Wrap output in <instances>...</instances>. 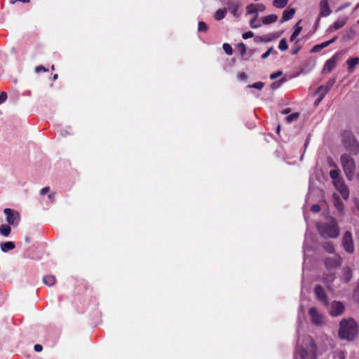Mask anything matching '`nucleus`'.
Wrapping results in <instances>:
<instances>
[{
  "label": "nucleus",
  "mask_w": 359,
  "mask_h": 359,
  "mask_svg": "<svg viewBox=\"0 0 359 359\" xmlns=\"http://www.w3.org/2000/svg\"><path fill=\"white\" fill-rule=\"evenodd\" d=\"M34 349L36 352H41L43 350V346L41 344H35Z\"/></svg>",
  "instance_id": "3c124183"
},
{
  "label": "nucleus",
  "mask_w": 359,
  "mask_h": 359,
  "mask_svg": "<svg viewBox=\"0 0 359 359\" xmlns=\"http://www.w3.org/2000/svg\"><path fill=\"white\" fill-rule=\"evenodd\" d=\"M329 91L330 89H328L327 87L325 85H322L318 88L316 93L319 95L320 99L322 100Z\"/></svg>",
  "instance_id": "393cba45"
},
{
  "label": "nucleus",
  "mask_w": 359,
  "mask_h": 359,
  "mask_svg": "<svg viewBox=\"0 0 359 359\" xmlns=\"http://www.w3.org/2000/svg\"><path fill=\"white\" fill-rule=\"evenodd\" d=\"M332 13L327 0H321L320 2V15L327 17Z\"/></svg>",
  "instance_id": "4468645a"
},
{
  "label": "nucleus",
  "mask_w": 359,
  "mask_h": 359,
  "mask_svg": "<svg viewBox=\"0 0 359 359\" xmlns=\"http://www.w3.org/2000/svg\"><path fill=\"white\" fill-rule=\"evenodd\" d=\"M226 14V9H218L215 14V18L217 20H221L225 18V15Z\"/></svg>",
  "instance_id": "bb28decb"
},
{
  "label": "nucleus",
  "mask_w": 359,
  "mask_h": 359,
  "mask_svg": "<svg viewBox=\"0 0 359 359\" xmlns=\"http://www.w3.org/2000/svg\"><path fill=\"white\" fill-rule=\"evenodd\" d=\"M352 276V270L349 267H345L343 270V274L341 276L342 280L345 283H348L351 279Z\"/></svg>",
  "instance_id": "6ab92c4d"
},
{
  "label": "nucleus",
  "mask_w": 359,
  "mask_h": 359,
  "mask_svg": "<svg viewBox=\"0 0 359 359\" xmlns=\"http://www.w3.org/2000/svg\"><path fill=\"white\" fill-rule=\"evenodd\" d=\"M4 212L6 215V220L9 225H14L15 223H18V221L20 219L18 212H15L10 208L4 209Z\"/></svg>",
  "instance_id": "9b49d317"
},
{
  "label": "nucleus",
  "mask_w": 359,
  "mask_h": 359,
  "mask_svg": "<svg viewBox=\"0 0 359 359\" xmlns=\"http://www.w3.org/2000/svg\"><path fill=\"white\" fill-rule=\"evenodd\" d=\"M287 3L288 0H273V6L278 8H283L287 6Z\"/></svg>",
  "instance_id": "cd10ccee"
},
{
  "label": "nucleus",
  "mask_w": 359,
  "mask_h": 359,
  "mask_svg": "<svg viewBox=\"0 0 359 359\" xmlns=\"http://www.w3.org/2000/svg\"><path fill=\"white\" fill-rule=\"evenodd\" d=\"M311 210L313 212H318L320 210V207L318 204H314L311 206Z\"/></svg>",
  "instance_id": "de8ad7c7"
},
{
  "label": "nucleus",
  "mask_w": 359,
  "mask_h": 359,
  "mask_svg": "<svg viewBox=\"0 0 359 359\" xmlns=\"http://www.w3.org/2000/svg\"><path fill=\"white\" fill-rule=\"evenodd\" d=\"M356 177H357L358 180L359 181V172H358Z\"/></svg>",
  "instance_id": "69168bd1"
},
{
  "label": "nucleus",
  "mask_w": 359,
  "mask_h": 359,
  "mask_svg": "<svg viewBox=\"0 0 359 359\" xmlns=\"http://www.w3.org/2000/svg\"><path fill=\"white\" fill-rule=\"evenodd\" d=\"M49 191H50V188H49L48 187H46L43 188V189L41 190L40 193H41V195H45V194H46Z\"/></svg>",
  "instance_id": "864d4df0"
},
{
  "label": "nucleus",
  "mask_w": 359,
  "mask_h": 359,
  "mask_svg": "<svg viewBox=\"0 0 359 359\" xmlns=\"http://www.w3.org/2000/svg\"><path fill=\"white\" fill-rule=\"evenodd\" d=\"M223 50L228 55H231L233 54V49L230 44L229 43H224L223 44Z\"/></svg>",
  "instance_id": "4c0bfd02"
},
{
  "label": "nucleus",
  "mask_w": 359,
  "mask_h": 359,
  "mask_svg": "<svg viewBox=\"0 0 359 359\" xmlns=\"http://www.w3.org/2000/svg\"><path fill=\"white\" fill-rule=\"evenodd\" d=\"M16 1H21L22 3H29V0H10V3L12 4H15Z\"/></svg>",
  "instance_id": "5fc2aeb1"
},
{
  "label": "nucleus",
  "mask_w": 359,
  "mask_h": 359,
  "mask_svg": "<svg viewBox=\"0 0 359 359\" xmlns=\"http://www.w3.org/2000/svg\"><path fill=\"white\" fill-rule=\"evenodd\" d=\"M278 20V15L275 14H271L266 15L262 19V22L264 25H269L275 22Z\"/></svg>",
  "instance_id": "aec40b11"
},
{
  "label": "nucleus",
  "mask_w": 359,
  "mask_h": 359,
  "mask_svg": "<svg viewBox=\"0 0 359 359\" xmlns=\"http://www.w3.org/2000/svg\"><path fill=\"white\" fill-rule=\"evenodd\" d=\"M330 176L332 179L333 183H334L337 180H342L341 178L339 177V170L337 169L332 170L330 172Z\"/></svg>",
  "instance_id": "c756f323"
},
{
  "label": "nucleus",
  "mask_w": 359,
  "mask_h": 359,
  "mask_svg": "<svg viewBox=\"0 0 359 359\" xmlns=\"http://www.w3.org/2000/svg\"><path fill=\"white\" fill-rule=\"evenodd\" d=\"M254 53H255V50H249L250 55H252L254 54Z\"/></svg>",
  "instance_id": "052dcab7"
},
{
  "label": "nucleus",
  "mask_w": 359,
  "mask_h": 359,
  "mask_svg": "<svg viewBox=\"0 0 359 359\" xmlns=\"http://www.w3.org/2000/svg\"><path fill=\"white\" fill-rule=\"evenodd\" d=\"M298 24H299V22H297V24L296 25L297 27L290 36V41H294L296 39V38L299 35V34L302 29V27L297 26Z\"/></svg>",
  "instance_id": "7c9ffc66"
},
{
  "label": "nucleus",
  "mask_w": 359,
  "mask_h": 359,
  "mask_svg": "<svg viewBox=\"0 0 359 359\" xmlns=\"http://www.w3.org/2000/svg\"><path fill=\"white\" fill-rule=\"evenodd\" d=\"M299 50H300V47H297V48L292 50V54L296 55L299 52Z\"/></svg>",
  "instance_id": "4d7b16f0"
},
{
  "label": "nucleus",
  "mask_w": 359,
  "mask_h": 359,
  "mask_svg": "<svg viewBox=\"0 0 359 359\" xmlns=\"http://www.w3.org/2000/svg\"><path fill=\"white\" fill-rule=\"evenodd\" d=\"M237 48L241 55H244L246 53V46L243 43H239L237 45Z\"/></svg>",
  "instance_id": "ea45409f"
},
{
  "label": "nucleus",
  "mask_w": 359,
  "mask_h": 359,
  "mask_svg": "<svg viewBox=\"0 0 359 359\" xmlns=\"http://www.w3.org/2000/svg\"><path fill=\"white\" fill-rule=\"evenodd\" d=\"M342 258L339 255H335L332 257H327L325 259L324 264L327 269H332L339 267L342 264Z\"/></svg>",
  "instance_id": "6e6552de"
},
{
  "label": "nucleus",
  "mask_w": 359,
  "mask_h": 359,
  "mask_svg": "<svg viewBox=\"0 0 359 359\" xmlns=\"http://www.w3.org/2000/svg\"><path fill=\"white\" fill-rule=\"evenodd\" d=\"M248 76L245 72H241L238 74V79L239 80H246Z\"/></svg>",
  "instance_id": "8fccbe9b"
},
{
  "label": "nucleus",
  "mask_w": 359,
  "mask_h": 359,
  "mask_svg": "<svg viewBox=\"0 0 359 359\" xmlns=\"http://www.w3.org/2000/svg\"><path fill=\"white\" fill-rule=\"evenodd\" d=\"M342 246L346 252L352 254L354 252V245L352 233L349 231H346L341 239Z\"/></svg>",
  "instance_id": "0eeeda50"
},
{
  "label": "nucleus",
  "mask_w": 359,
  "mask_h": 359,
  "mask_svg": "<svg viewBox=\"0 0 359 359\" xmlns=\"http://www.w3.org/2000/svg\"><path fill=\"white\" fill-rule=\"evenodd\" d=\"M198 30L199 32H206L208 31V26L203 21H200L198 25Z\"/></svg>",
  "instance_id": "58836bf2"
},
{
  "label": "nucleus",
  "mask_w": 359,
  "mask_h": 359,
  "mask_svg": "<svg viewBox=\"0 0 359 359\" xmlns=\"http://www.w3.org/2000/svg\"><path fill=\"white\" fill-rule=\"evenodd\" d=\"M315 294L318 298V299L321 302L325 305L328 304V299L327 294L324 290V288L320 285H317L314 288Z\"/></svg>",
  "instance_id": "f8f14e48"
},
{
  "label": "nucleus",
  "mask_w": 359,
  "mask_h": 359,
  "mask_svg": "<svg viewBox=\"0 0 359 359\" xmlns=\"http://www.w3.org/2000/svg\"><path fill=\"white\" fill-rule=\"evenodd\" d=\"M280 126H278V128H277V132L278 133H279V131H280Z\"/></svg>",
  "instance_id": "338daca9"
},
{
  "label": "nucleus",
  "mask_w": 359,
  "mask_h": 359,
  "mask_svg": "<svg viewBox=\"0 0 359 359\" xmlns=\"http://www.w3.org/2000/svg\"><path fill=\"white\" fill-rule=\"evenodd\" d=\"M295 13V10L294 8H291L289 10H285L283 13V15L280 20V22L283 23L285 21H287L293 18Z\"/></svg>",
  "instance_id": "f3484780"
},
{
  "label": "nucleus",
  "mask_w": 359,
  "mask_h": 359,
  "mask_svg": "<svg viewBox=\"0 0 359 359\" xmlns=\"http://www.w3.org/2000/svg\"><path fill=\"white\" fill-rule=\"evenodd\" d=\"M354 34H355V32L353 31H351L350 34H348L346 36H344V39H353Z\"/></svg>",
  "instance_id": "603ef678"
},
{
  "label": "nucleus",
  "mask_w": 359,
  "mask_h": 359,
  "mask_svg": "<svg viewBox=\"0 0 359 359\" xmlns=\"http://www.w3.org/2000/svg\"><path fill=\"white\" fill-rule=\"evenodd\" d=\"M57 78H58V76H57V74H54V75H53V80H54V81H55L56 79H57Z\"/></svg>",
  "instance_id": "e2e57ef3"
},
{
  "label": "nucleus",
  "mask_w": 359,
  "mask_h": 359,
  "mask_svg": "<svg viewBox=\"0 0 359 359\" xmlns=\"http://www.w3.org/2000/svg\"><path fill=\"white\" fill-rule=\"evenodd\" d=\"M343 145L348 152L353 155H357L359 152V143L350 131H345L343 133Z\"/></svg>",
  "instance_id": "20e7f679"
},
{
  "label": "nucleus",
  "mask_w": 359,
  "mask_h": 359,
  "mask_svg": "<svg viewBox=\"0 0 359 359\" xmlns=\"http://www.w3.org/2000/svg\"><path fill=\"white\" fill-rule=\"evenodd\" d=\"M15 247V243L12 241H7L1 243V249L3 252H6L9 250L14 249Z\"/></svg>",
  "instance_id": "5701e85b"
},
{
  "label": "nucleus",
  "mask_w": 359,
  "mask_h": 359,
  "mask_svg": "<svg viewBox=\"0 0 359 359\" xmlns=\"http://www.w3.org/2000/svg\"><path fill=\"white\" fill-rule=\"evenodd\" d=\"M255 41L257 42H258V41H265V42H266V41H269V40H264L262 37L259 36V37H256L255 38Z\"/></svg>",
  "instance_id": "6e6d98bb"
},
{
  "label": "nucleus",
  "mask_w": 359,
  "mask_h": 359,
  "mask_svg": "<svg viewBox=\"0 0 359 359\" xmlns=\"http://www.w3.org/2000/svg\"><path fill=\"white\" fill-rule=\"evenodd\" d=\"M228 9L235 17H239L240 13H238L240 4L238 2H228Z\"/></svg>",
  "instance_id": "dca6fc26"
},
{
  "label": "nucleus",
  "mask_w": 359,
  "mask_h": 359,
  "mask_svg": "<svg viewBox=\"0 0 359 359\" xmlns=\"http://www.w3.org/2000/svg\"><path fill=\"white\" fill-rule=\"evenodd\" d=\"M256 12L257 13L258 12H263L265 11L266 9V7L264 4H256Z\"/></svg>",
  "instance_id": "37998d69"
},
{
  "label": "nucleus",
  "mask_w": 359,
  "mask_h": 359,
  "mask_svg": "<svg viewBox=\"0 0 359 359\" xmlns=\"http://www.w3.org/2000/svg\"><path fill=\"white\" fill-rule=\"evenodd\" d=\"M257 17L258 14L256 13L255 16L250 20V25L253 29L258 28L261 26V24L256 22Z\"/></svg>",
  "instance_id": "72a5a7b5"
},
{
  "label": "nucleus",
  "mask_w": 359,
  "mask_h": 359,
  "mask_svg": "<svg viewBox=\"0 0 359 359\" xmlns=\"http://www.w3.org/2000/svg\"><path fill=\"white\" fill-rule=\"evenodd\" d=\"M319 233L325 238H336L339 234V227L337 220L332 217H327L326 222L316 224Z\"/></svg>",
  "instance_id": "f257e3e1"
},
{
  "label": "nucleus",
  "mask_w": 359,
  "mask_h": 359,
  "mask_svg": "<svg viewBox=\"0 0 359 359\" xmlns=\"http://www.w3.org/2000/svg\"><path fill=\"white\" fill-rule=\"evenodd\" d=\"M6 99H7V94H6V93L2 92L0 94V104H1L4 102H5L6 100Z\"/></svg>",
  "instance_id": "09e8293b"
},
{
  "label": "nucleus",
  "mask_w": 359,
  "mask_h": 359,
  "mask_svg": "<svg viewBox=\"0 0 359 359\" xmlns=\"http://www.w3.org/2000/svg\"><path fill=\"white\" fill-rule=\"evenodd\" d=\"M48 69L47 68H46V67H44L43 66H41V65L38 66V67H36L35 68V72H36V73H39V72H48Z\"/></svg>",
  "instance_id": "49530a36"
},
{
  "label": "nucleus",
  "mask_w": 359,
  "mask_h": 359,
  "mask_svg": "<svg viewBox=\"0 0 359 359\" xmlns=\"http://www.w3.org/2000/svg\"><path fill=\"white\" fill-rule=\"evenodd\" d=\"M341 164L346 177L351 180L355 170V163L354 159L348 154H344L340 158Z\"/></svg>",
  "instance_id": "39448f33"
},
{
  "label": "nucleus",
  "mask_w": 359,
  "mask_h": 359,
  "mask_svg": "<svg viewBox=\"0 0 359 359\" xmlns=\"http://www.w3.org/2000/svg\"><path fill=\"white\" fill-rule=\"evenodd\" d=\"M323 249L328 253L332 254L334 252V247L330 242H325L323 244Z\"/></svg>",
  "instance_id": "c85d7f7f"
},
{
  "label": "nucleus",
  "mask_w": 359,
  "mask_h": 359,
  "mask_svg": "<svg viewBox=\"0 0 359 359\" xmlns=\"http://www.w3.org/2000/svg\"><path fill=\"white\" fill-rule=\"evenodd\" d=\"M340 57L339 54H334L330 59L327 60L323 67V71L324 72H332L337 65Z\"/></svg>",
  "instance_id": "9d476101"
},
{
  "label": "nucleus",
  "mask_w": 359,
  "mask_h": 359,
  "mask_svg": "<svg viewBox=\"0 0 359 359\" xmlns=\"http://www.w3.org/2000/svg\"><path fill=\"white\" fill-rule=\"evenodd\" d=\"M344 310V305L339 302H334L332 304V307L330 311V314L332 316H337L341 315Z\"/></svg>",
  "instance_id": "ddd939ff"
},
{
  "label": "nucleus",
  "mask_w": 359,
  "mask_h": 359,
  "mask_svg": "<svg viewBox=\"0 0 359 359\" xmlns=\"http://www.w3.org/2000/svg\"><path fill=\"white\" fill-rule=\"evenodd\" d=\"M337 39V36H334L332 39L325 41L323 43H321L320 44L315 45L311 50V53H318L320 50H321L323 48L327 47L330 44L333 43Z\"/></svg>",
  "instance_id": "2eb2a0df"
},
{
  "label": "nucleus",
  "mask_w": 359,
  "mask_h": 359,
  "mask_svg": "<svg viewBox=\"0 0 359 359\" xmlns=\"http://www.w3.org/2000/svg\"><path fill=\"white\" fill-rule=\"evenodd\" d=\"M286 81L285 78L280 79L279 81H274L271 84V88L273 90L278 88L284 82Z\"/></svg>",
  "instance_id": "2f4dec72"
},
{
  "label": "nucleus",
  "mask_w": 359,
  "mask_h": 359,
  "mask_svg": "<svg viewBox=\"0 0 359 359\" xmlns=\"http://www.w3.org/2000/svg\"><path fill=\"white\" fill-rule=\"evenodd\" d=\"M335 188L340 193L344 200H347L349 196V190L343 180H337L334 183Z\"/></svg>",
  "instance_id": "1a4fd4ad"
},
{
  "label": "nucleus",
  "mask_w": 359,
  "mask_h": 359,
  "mask_svg": "<svg viewBox=\"0 0 359 359\" xmlns=\"http://www.w3.org/2000/svg\"><path fill=\"white\" fill-rule=\"evenodd\" d=\"M305 346L299 347L301 359H317V346L313 339L306 335L304 337Z\"/></svg>",
  "instance_id": "7ed1b4c3"
},
{
  "label": "nucleus",
  "mask_w": 359,
  "mask_h": 359,
  "mask_svg": "<svg viewBox=\"0 0 359 359\" xmlns=\"http://www.w3.org/2000/svg\"><path fill=\"white\" fill-rule=\"evenodd\" d=\"M270 54L277 55L278 52L276 50H274L273 47H271L267 50L266 52L263 53L261 57L262 59L264 60L266 59L270 55Z\"/></svg>",
  "instance_id": "473e14b6"
},
{
  "label": "nucleus",
  "mask_w": 359,
  "mask_h": 359,
  "mask_svg": "<svg viewBox=\"0 0 359 359\" xmlns=\"http://www.w3.org/2000/svg\"><path fill=\"white\" fill-rule=\"evenodd\" d=\"M25 241H26L27 243H29V242L30 241V238H29V237H26V238H25Z\"/></svg>",
  "instance_id": "0e129e2a"
},
{
  "label": "nucleus",
  "mask_w": 359,
  "mask_h": 359,
  "mask_svg": "<svg viewBox=\"0 0 359 359\" xmlns=\"http://www.w3.org/2000/svg\"><path fill=\"white\" fill-rule=\"evenodd\" d=\"M291 109L290 108L285 109L282 113L284 114H287L290 112Z\"/></svg>",
  "instance_id": "13d9d810"
},
{
  "label": "nucleus",
  "mask_w": 359,
  "mask_h": 359,
  "mask_svg": "<svg viewBox=\"0 0 359 359\" xmlns=\"http://www.w3.org/2000/svg\"><path fill=\"white\" fill-rule=\"evenodd\" d=\"M256 4H251L250 5H248L247 6V12H246V14L247 15H250V14H252V13H255V15L257 13L256 12Z\"/></svg>",
  "instance_id": "e433bc0d"
},
{
  "label": "nucleus",
  "mask_w": 359,
  "mask_h": 359,
  "mask_svg": "<svg viewBox=\"0 0 359 359\" xmlns=\"http://www.w3.org/2000/svg\"><path fill=\"white\" fill-rule=\"evenodd\" d=\"M53 196H54V194H53V193H52V194H49V195H48V198H49L50 199H52V198H53Z\"/></svg>",
  "instance_id": "680f3d73"
},
{
  "label": "nucleus",
  "mask_w": 359,
  "mask_h": 359,
  "mask_svg": "<svg viewBox=\"0 0 359 359\" xmlns=\"http://www.w3.org/2000/svg\"><path fill=\"white\" fill-rule=\"evenodd\" d=\"M253 36H254L253 32L251 31H249V32H247L243 34L242 37L244 39H248L252 37Z\"/></svg>",
  "instance_id": "a18cd8bd"
},
{
  "label": "nucleus",
  "mask_w": 359,
  "mask_h": 359,
  "mask_svg": "<svg viewBox=\"0 0 359 359\" xmlns=\"http://www.w3.org/2000/svg\"><path fill=\"white\" fill-rule=\"evenodd\" d=\"M51 69H52V70H55V66H54V65H52V67H51Z\"/></svg>",
  "instance_id": "774afa93"
},
{
  "label": "nucleus",
  "mask_w": 359,
  "mask_h": 359,
  "mask_svg": "<svg viewBox=\"0 0 359 359\" xmlns=\"http://www.w3.org/2000/svg\"><path fill=\"white\" fill-rule=\"evenodd\" d=\"M11 231V228L9 225L1 224L0 226V233L2 236L7 237L10 235Z\"/></svg>",
  "instance_id": "a878e982"
},
{
  "label": "nucleus",
  "mask_w": 359,
  "mask_h": 359,
  "mask_svg": "<svg viewBox=\"0 0 359 359\" xmlns=\"http://www.w3.org/2000/svg\"><path fill=\"white\" fill-rule=\"evenodd\" d=\"M330 165L332 167H334V168L337 167L336 164L333 162V161L332 159H330Z\"/></svg>",
  "instance_id": "bf43d9fd"
},
{
  "label": "nucleus",
  "mask_w": 359,
  "mask_h": 359,
  "mask_svg": "<svg viewBox=\"0 0 359 359\" xmlns=\"http://www.w3.org/2000/svg\"><path fill=\"white\" fill-rule=\"evenodd\" d=\"M335 83V79H329L327 83L325 84L326 87H327L328 89H331V88L333 86L334 83Z\"/></svg>",
  "instance_id": "c03bdc74"
},
{
  "label": "nucleus",
  "mask_w": 359,
  "mask_h": 359,
  "mask_svg": "<svg viewBox=\"0 0 359 359\" xmlns=\"http://www.w3.org/2000/svg\"><path fill=\"white\" fill-rule=\"evenodd\" d=\"M278 48L282 51H285L288 48L287 42L285 39H282L280 41L279 45H278Z\"/></svg>",
  "instance_id": "f704fd0d"
},
{
  "label": "nucleus",
  "mask_w": 359,
  "mask_h": 359,
  "mask_svg": "<svg viewBox=\"0 0 359 359\" xmlns=\"http://www.w3.org/2000/svg\"><path fill=\"white\" fill-rule=\"evenodd\" d=\"M299 113L298 112H295V113H293L289 116H287L285 119L287 121V123H292V121H295L297 119V118L299 117Z\"/></svg>",
  "instance_id": "c9c22d12"
},
{
  "label": "nucleus",
  "mask_w": 359,
  "mask_h": 359,
  "mask_svg": "<svg viewBox=\"0 0 359 359\" xmlns=\"http://www.w3.org/2000/svg\"><path fill=\"white\" fill-rule=\"evenodd\" d=\"M333 203L335 208L339 210V212L344 211V204L341 198L336 194L333 195Z\"/></svg>",
  "instance_id": "a211bd4d"
},
{
  "label": "nucleus",
  "mask_w": 359,
  "mask_h": 359,
  "mask_svg": "<svg viewBox=\"0 0 359 359\" xmlns=\"http://www.w3.org/2000/svg\"><path fill=\"white\" fill-rule=\"evenodd\" d=\"M55 281L56 278L53 275H46L43 278V283L49 287L53 286L55 283Z\"/></svg>",
  "instance_id": "4be33fe9"
},
{
  "label": "nucleus",
  "mask_w": 359,
  "mask_h": 359,
  "mask_svg": "<svg viewBox=\"0 0 359 359\" xmlns=\"http://www.w3.org/2000/svg\"><path fill=\"white\" fill-rule=\"evenodd\" d=\"M283 74V72L279 70V71H277L275 73H273L270 75V79L271 80H273V79H276V78L280 76L281 75Z\"/></svg>",
  "instance_id": "79ce46f5"
},
{
  "label": "nucleus",
  "mask_w": 359,
  "mask_h": 359,
  "mask_svg": "<svg viewBox=\"0 0 359 359\" xmlns=\"http://www.w3.org/2000/svg\"><path fill=\"white\" fill-rule=\"evenodd\" d=\"M346 22V19L345 18H341L338 19L337 21H335L332 26L330 27L329 29L332 30L334 29V30H337L342 27L344 26V25Z\"/></svg>",
  "instance_id": "412c9836"
},
{
  "label": "nucleus",
  "mask_w": 359,
  "mask_h": 359,
  "mask_svg": "<svg viewBox=\"0 0 359 359\" xmlns=\"http://www.w3.org/2000/svg\"><path fill=\"white\" fill-rule=\"evenodd\" d=\"M346 62L348 66V68L349 72H352L354 67L359 64V57H355L353 58L348 59Z\"/></svg>",
  "instance_id": "b1692460"
},
{
  "label": "nucleus",
  "mask_w": 359,
  "mask_h": 359,
  "mask_svg": "<svg viewBox=\"0 0 359 359\" xmlns=\"http://www.w3.org/2000/svg\"><path fill=\"white\" fill-rule=\"evenodd\" d=\"M309 315L311 323L316 326L322 327L325 325L323 315L316 307H311L309 310Z\"/></svg>",
  "instance_id": "423d86ee"
},
{
  "label": "nucleus",
  "mask_w": 359,
  "mask_h": 359,
  "mask_svg": "<svg viewBox=\"0 0 359 359\" xmlns=\"http://www.w3.org/2000/svg\"><path fill=\"white\" fill-rule=\"evenodd\" d=\"M264 86V83L263 82H256L254 83L252 85L248 86L249 88H256L258 90H262Z\"/></svg>",
  "instance_id": "a19ab883"
},
{
  "label": "nucleus",
  "mask_w": 359,
  "mask_h": 359,
  "mask_svg": "<svg viewBox=\"0 0 359 359\" xmlns=\"http://www.w3.org/2000/svg\"><path fill=\"white\" fill-rule=\"evenodd\" d=\"M341 339L353 340L358 334V325L353 318L344 319L340 322L338 332Z\"/></svg>",
  "instance_id": "f03ea898"
}]
</instances>
